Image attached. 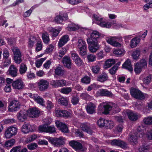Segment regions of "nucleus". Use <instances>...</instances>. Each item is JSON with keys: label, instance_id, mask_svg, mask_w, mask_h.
<instances>
[{"label": "nucleus", "instance_id": "72a5a7b5", "mask_svg": "<svg viewBox=\"0 0 152 152\" xmlns=\"http://www.w3.org/2000/svg\"><path fill=\"white\" fill-rule=\"evenodd\" d=\"M140 39L139 38L136 37L132 39L130 42V45L131 48H133L136 47L139 43Z\"/></svg>", "mask_w": 152, "mask_h": 152}, {"label": "nucleus", "instance_id": "5701e85b", "mask_svg": "<svg viewBox=\"0 0 152 152\" xmlns=\"http://www.w3.org/2000/svg\"><path fill=\"white\" fill-rule=\"evenodd\" d=\"M18 69L14 65H11L7 71V73L13 77H15L17 75Z\"/></svg>", "mask_w": 152, "mask_h": 152}, {"label": "nucleus", "instance_id": "58836bf2", "mask_svg": "<svg viewBox=\"0 0 152 152\" xmlns=\"http://www.w3.org/2000/svg\"><path fill=\"white\" fill-rule=\"evenodd\" d=\"M79 26L77 25L71 23L67 27V29L70 31H76L79 28Z\"/></svg>", "mask_w": 152, "mask_h": 152}, {"label": "nucleus", "instance_id": "b1692460", "mask_svg": "<svg viewBox=\"0 0 152 152\" xmlns=\"http://www.w3.org/2000/svg\"><path fill=\"white\" fill-rule=\"evenodd\" d=\"M115 63V60L113 58H109L107 59L105 61L103 68L107 69L111 67Z\"/></svg>", "mask_w": 152, "mask_h": 152}, {"label": "nucleus", "instance_id": "c756f323", "mask_svg": "<svg viewBox=\"0 0 152 152\" xmlns=\"http://www.w3.org/2000/svg\"><path fill=\"white\" fill-rule=\"evenodd\" d=\"M98 95L101 96H111L112 93L107 90L105 89H100L97 92Z\"/></svg>", "mask_w": 152, "mask_h": 152}, {"label": "nucleus", "instance_id": "ddd939ff", "mask_svg": "<svg viewBox=\"0 0 152 152\" xmlns=\"http://www.w3.org/2000/svg\"><path fill=\"white\" fill-rule=\"evenodd\" d=\"M55 124L57 127L62 132L66 133L68 132L67 127L64 124L59 121H55Z\"/></svg>", "mask_w": 152, "mask_h": 152}, {"label": "nucleus", "instance_id": "9d476101", "mask_svg": "<svg viewBox=\"0 0 152 152\" xmlns=\"http://www.w3.org/2000/svg\"><path fill=\"white\" fill-rule=\"evenodd\" d=\"M99 34L96 31H93L90 34V36L87 39L88 43L97 42V39L99 37Z\"/></svg>", "mask_w": 152, "mask_h": 152}, {"label": "nucleus", "instance_id": "9b49d317", "mask_svg": "<svg viewBox=\"0 0 152 152\" xmlns=\"http://www.w3.org/2000/svg\"><path fill=\"white\" fill-rule=\"evenodd\" d=\"M37 84L39 90L44 91L48 88L49 83L46 80L41 79L37 83Z\"/></svg>", "mask_w": 152, "mask_h": 152}, {"label": "nucleus", "instance_id": "4468645a", "mask_svg": "<svg viewBox=\"0 0 152 152\" xmlns=\"http://www.w3.org/2000/svg\"><path fill=\"white\" fill-rule=\"evenodd\" d=\"M111 143L112 145L119 146L123 148H125L127 146L126 143L119 139L111 140Z\"/></svg>", "mask_w": 152, "mask_h": 152}, {"label": "nucleus", "instance_id": "774afa93", "mask_svg": "<svg viewBox=\"0 0 152 152\" xmlns=\"http://www.w3.org/2000/svg\"><path fill=\"white\" fill-rule=\"evenodd\" d=\"M79 98L78 97H73L72 98L71 102L72 104L76 105L78 103L79 100Z\"/></svg>", "mask_w": 152, "mask_h": 152}, {"label": "nucleus", "instance_id": "bb28decb", "mask_svg": "<svg viewBox=\"0 0 152 152\" xmlns=\"http://www.w3.org/2000/svg\"><path fill=\"white\" fill-rule=\"evenodd\" d=\"M63 62L64 66L67 68L70 69L71 68L72 64L69 57H64L63 58Z\"/></svg>", "mask_w": 152, "mask_h": 152}, {"label": "nucleus", "instance_id": "dca6fc26", "mask_svg": "<svg viewBox=\"0 0 152 152\" xmlns=\"http://www.w3.org/2000/svg\"><path fill=\"white\" fill-rule=\"evenodd\" d=\"M71 55L72 58L77 65L80 66L83 65V62L77 53H72Z\"/></svg>", "mask_w": 152, "mask_h": 152}, {"label": "nucleus", "instance_id": "6e6552de", "mask_svg": "<svg viewBox=\"0 0 152 152\" xmlns=\"http://www.w3.org/2000/svg\"><path fill=\"white\" fill-rule=\"evenodd\" d=\"M20 105L19 102L16 100L12 101L9 106V111L10 112H15L18 110L20 108Z\"/></svg>", "mask_w": 152, "mask_h": 152}, {"label": "nucleus", "instance_id": "864d4df0", "mask_svg": "<svg viewBox=\"0 0 152 152\" xmlns=\"http://www.w3.org/2000/svg\"><path fill=\"white\" fill-rule=\"evenodd\" d=\"M46 59L45 58H41L36 60L35 63L36 66L39 68L42 65L43 62Z\"/></svg>", "mask_w": 152, "mask_h": 152}, {"label": "nucleus", "instance_id": "603ef678", "mask_svg": "<svg viewBox=\"0 0 152 152\" xmlns=\"http://www.w3.org/2000/svg\"><path fill=\"white\" fill-rule=\"evenodd\" d=\"M140 51L139 50H136L134 51L132 56L134 59L137 60L140 55Z\"/></svg>", "mask_w": 152, "mask_h": 152}, {"label": "nucleus", "instance_id": "f257e3e1", "mask_svg": "<svg viewBox=\"0 0 152 152\" xmlns=\"http://www.w3.org/2000/svg\"><path fill=\"white\" fill-rule=\"evenodd\" d=\"M113 104L107 102H102L98 106L97 113L101 115L102 114H107L112 110Z\"/></svg>", "mask_w": 152, "mask_h": 152}, {"label": "nucleus", "instance_id": "f704fd0d", "mask_svg": "<svg viewBox=\"0 0 152 152\" xmlns=\"http://www.w3.org/2000/svg\"><path fill=\"white\" fill-rule=\"evenodd\" d=\"M69 99L67 97H62L60 98L58 101V103L62 105L66 106L68 105Z\"/></svg>", "mask_w": 152, "mask_h": 152}, {"label": "nucleus", "instance_id": "c03bdc74", "mask_svg": "<svg viewBox=\"0 0 152 152\" xmlns=\"http://www.w3.org/2000/svg\"><path fill=\"white\" fill-rule=\"evenodd\" d=\"M12 50L13 52L14 57L22 56L21 53L18 47H13L12 48Z\"/></svg>", "mask_w": 152, "mask_h": 152}, {"label": "nucleus", "instance_id": "7ed1b4c3", "mask_svg": "<svg viewBox=\"0 0 152 152\" xmlns=\"http://www.w3.org/2000/svg\"><path fill=\"white\" fill-rule=\"evenodd\" d=\"M77 45L79 49L80 54L82 56H84L87 54V45L86 42L82 39H79Z\"/></svg>", "mask_w": 152, "mask_h": 152}, {"label": "nucleus", "instance_id": "052dcab7", "mask_svg": "<svg viewBox=\"0 0 152 152\" xmlns=\"http://www.w3.org/2000/svg\"><path fill=\"white\" fill-rule=\"evenodd\" d=\"M90 80L91 79L90 77L87 76L84 77L81 79L82 83L86 84L89 83Z\"/></svg>", "mask_w": 152, "mask_h": 152}, {"label": "nucleus", "instance_id": "a18cd8bd", "mask_svg": "<svg viewBox=\"0 0 152 152\" xmlns=\"http://www.w3.org/2000/svg\"><path fill=\"white\" fill-rule=\"evenodd\" d=\"M27 69L26 65L24 63H22L20 66L19 72L21 74H24L26 73Z\"/></svg>", "mask_w": 152, "mask_h": 152}, {"label": "nucleus", "instance_id": "6ab92c4d", "mask_svg": "<svg viewBox=\"0 0 152 152\" xmlns=\"http://www.w3.org/2000/svg\"><path fill=\"white\" fill-rule=\"evenodd\" d=\"M69 144L76 151L80 150L83 148L82 145L80 143L74 140L70 141Z\"/></svg>", "mask_w": 152, "mask_h": 152}, {"label": "nucleus", "instance_id": "0eeeda50", "mask_svg": "<svg viewBox=\"0 0 152 152\" xmlns=\"http://www.w3.org/2000/svg\"><path fill=\"white\" fill-rule=\"evenodd\" d=\"M17 129L15 127L10 126L8 127L5 132V137L6 138H9L15 135L17 133Z\"/></svg>", "mask_w": 152, "mask_h": 152}, {"label": "nucleus", "instance_id": "4be33fe9", "mask_svg": "<svg viewBox=\"0 0 152 152\" xmlns=\"http://www.w3.org/2000/svg\"><path fill=\"white\" fill-rule=\"evenodd\" d=\"M108 76L107 74L105 72L98 75L97 78V80L102 83H103L108 80Z\"/></svg>", "mask_w": 152, "mask_h": 152}, {"label": "nucleus", "instance_id": "a211bd4d", "mask_svg": "<svg viewBox=\"0 0 152 152\" xmlns=\"http://www.w3.org/2000/svg\"><path fill=\"white\" fill-rule=\"evenodd\" d=\"M28 115L27 111L25 110H21L17 114L18 119L21 122H23L26 119Z\"/></svg>", "mask_w": 152, "mask_h": 152}, {"label": "nucleus", "instance_id": "4c0bfd02", "mask_svg": "<svg viewBox=\"0 0 152 152\" xmlns=\"http://www.w3.org/2000/svg\"><path fill=\"white\" fill-rule=\"evenodd\" d=\"M48 30L49 32L51 33L52 36L53 37H56L60 31L59 30H57L52 28H49Z\"/></svg>", "mask_w": 152, "mask_h": 152}, {"label": "nucleus", "instance_id": "79ce46f5", "mask_svg": "<svg viewBox=\"0 0 152 152\" xmlns=\"http://www.w3.org/2000/svg\"><path fill=\"white\" fill-rule=\"evenodd\" d=\"M107 120L100 118L97 121V123L100 127H103L107 125Z\"/></svg>", "mask_w": 152, "mask_h": 152}, {"label": "nucleus", "instance_id": "6e6d98bb", "mask_svg": "<svg viewBox=\"0 0 152 152\" xmlns=\"http://www.w3.org/2000/svg\"><path fill=\"white\" fill-rule=\"evenodd\" d=\"M38 145L35 143H33L28 144L27 145V147L30 150L32 151L36 149L37 148Z\"/></svg>", "mask_w": 152, "mask_h": 152}, {"label": "nucleus", "instance_id": "2eb2a0df", "mask_svg": "<svg viewBox=\"0 0 152 152\" xmlns=\"http://www.w3.org/2000/svg\"><path fill=\"white\" fill-rule=\"evenodd\" d=\"M21 130L22 132L25 134L34 131V129L31 125L26 124H23L21 127Z\"/></svg>", "mask_w": 152, "mask_h": 152}, {"label": "nucleus", "instance_id": "cd10ccee", "mask_svg": "<svg viewBox=\"0 0 152 152\" xmlns=\"http://www.w3.org/2000/svg\"><path fill=\"white\" fill-rule=\"evenodd\" d=\"M126 113L129 119L131 121H136L138 118V116L137 114L131 111L127 110Z\"/></svg>", "mask_w": 152, "mask_h": 152}, {"label": "nucleus", "instance_id": "680f3d73", "mask_svg": "<svg viewBox=\"0 0 152 152\" xmlns=\"http://www.w3.org/2000/svg\"><path fill=\"white\" fill-rule=\"evenodd\" d=\"M118 69V66L114 65L111 68L109 69V71L110 74L113 75L115 74Z\"/></svg>", "mask_w": 152, "mask_h": 152}, {"label": "nucleus", "instance_id": "338daca9", "mask_svg": "<svg viewBox=\"0 0 152 152\" xmlns=\"http://www.w3.org/2000/svg\"><path fill=\"white\" fill-rule=\"evenodd\" d=\"M87 58L88 61L90 62H92L96 60V56L92 54H90L87 56Z\"/></svg>", "mask_w": 152, "mask_h": 152}, {"label": "nucleus", "instance_id": "f8f14e48", "mask_svg": "<svg viewBox=\"0 0 152 152\" xmlns=\"http://www.w3.org/2000/svg\"><path fill=\"white\" fill-rule=\"evenodd\" d=\"M12 86L14 89L20 90L24 87L25 84L22 80L18 79L13 82Z\"/></svg>", "mask_w": 152, "mask_h": 152}, {"label": "nucleus", "instance_id": "7c9ffc66", "mask_svg": "<svg viewBox=\"0 0 152 152\" xmlns=\"http://www.w3.org/2000/svg\"><path fill=\"white\" fill-rule=\"evenodd\" d=\"M128 141L130 143L134 145L137 143V134H134L131 135L128 138Z\"/></svg>", "mask_w": 152, "mask_h": 152}, {"label": "nucleus", "instance_id": "393cba45", "mask_svg": "<svg viewBox=\"0 0 152 152\" xmlns=\"http://www.w3.org/2000/svg\"><path fill=\"white\" fill-rule=\"evenodd\" d=\"M90 45L89 46V50L92 53H94L99 49V46L97 44V42H92L88 43Z\"/></svg>", "mask_w": 152, "mask_h": 152}, {"label": "nucleus", "instance_id": "de8ad7c7", "mask_svg": "<svg viewBox=\"0 0 152 152\" xmlns=\"http://www.w3.org/2000/svg\"><path fill=\"white\" fill-rule=\"evenodd\" d=\"M80 97L83 99L91 100L93 99V98L86 93H84L81 94Z\"/></svg>", "mask_w": 152, "mask_h": 152}, {"label": "nucleus", "instance_id": "37998d69", "mask_svg": "<svg viewBox=\"0 0 152 152\" xmlns=\"http://www.w3.org/2000/svg\"><path fill=\"white\" fill-rule=\"evenodd\" d=\"M150 149V147L149 145H143L142 146L139 148V150L140 152H149Z\"/></svg>", "mask_w": 152, "mask_h": 152}, {"label": "nucleus", "instance_id": "4d7b16f0", "mask_svg": "<svg viewBox=\"0 0 152 152\" xmlns=\"http://www.w3.org/2000/svg\"><path fill=\"white\" fill-rule=\"evenodd\" d=\"M143 121L146 124H152V116H150L144 118Z\"/></svg>", "mask_w": 152, "mask_h": 152}, {"label": "nucleus", "instance_id": "aec40b11", "mask_svg": "<svg viewBox=\"0 0 152 152\" xmlns=\"http://www.w3.org/2000/svg\"><path fill=\"white\" fill-rule=\"evenodd\" d=\"M68 18L67 15L66 13L63 15H59L56 17L54 20L57 23H61L63 21L66 20Z\"/></svg>", "mask_w": 152, "mask_h": 152}, {"label": "nucleus", "instance_id": "473e14b6", "mask_svg": "<svg viewBox=\"0 0 152 152\" xmlns=\"http://www.w3.org/2000/svg\"><path fill=\"white\" fill-rule=\"evenodd\" d=\"M125 53V51L123 48L115 49L113 51V53L116 56H121L124 55Z\"/></svg>", "mask_w": 152, "mask_h": 152}, {"label": "nucleus", "instance_id": "e433bc0d", "mask_svg": "<svg viewBox=\"0 0 152 152\" xmlns=\"http://www.w3.org/2000/svg\"><path fill=\"white\" fill-rule=\"evenodd\" d=\"M42 38L43 42L45 44H48L49 43L50 39L48 34L46 32L42 34Z\"/></svg>", "mask_w": 152, "mask_h": 152}, {"label": "nucleus", "instance_id": "e2e57ef3", "mask_svg": "<svg viewBox=\"0 0 152 152\" xmlns=\"http://www.w3.org/2000/svg\"><path fill=\"white\" fill-rule=\"evenodd\" d=\"M5 59L4 62L2 64V66L3 67H5L8 66L11 63V58L4 59Z\"/></svg>", "mask_w": 152, "mask_h": 152}, {"label": "nucleus", "instance_id": "f3484780", "mask_svg": "<svg viewBox=\"0 0 152 152\" xmlns=\"http://www.w3.org/2000/svg\"><path fill=\"white\" fill-rule=\"evenodd\" d=\"M96 107L94 104L91 103H88L86 107L87 112L90 114H92L96 113Z\"/></svg>", "mask_w": 152, "mask_h": 152}, {"label": "nucleus", "instance_id": "bf43d9fd", "mask_svg": "<svg viewBox=\"0 0 152 152\" xmlns=\"http://www.w3.org/2000/svg\"><path fill=\"white\" fill-rule=\"evenodd\" d=\"M15 142V140L14 139H12L7 141L5 144L4 145L6 147H10L13 145Z\"/></svg>", "mask_w": 152, "mask_h": 152}, {"label": "nucleus", "instance_id": "c9c22d12", "mask_svg": "<svg viewBox=\"0 0 152 152\" xmlns=\"http://www.w3.org/2000/svg\"><path fill=\"white\" fill-rule=\"evenodd\" d=\"M55 73L57 75L62 76L65 73V71L62 67H56L55 69Z\"/></svg>", "mask_w": 152, "mask_h": 152}, {"label": "nucleus", "instance_id": "ea45409f", "mask_svg": "<svg viewBox=\"0 0 152 152\" xmlns=\"http://www.w3.org/2000/svg\"><path fill=\"white\" fill-rule=\"evenodd\" d=\"M34 100L38 104H39L40 105L43 106H45V104L44 99L42 97L36 95V97Z\"/></svg>", "mask_w": 152, "mask_h": 152}, {"label": "nucleus", "instance_id": "3c124183", "mask_svg": "<svg viewBox=\"0 0 152 152\" xmlns=\"http://www.w3.org/2000/svg\"><path fill=\"white\" fill-rule=\"evenodd\" d=\"M72 90L71 87H64L61 89V92L63 94H67L70 92Z\"/></svg>", "mask_w": 152, "mask_h": 152}, {"label": "nucleus", "instance_id": "39448f33", "mask_svg": "<svg viewBox=\"0 0 152 152\" xmlns=\"http://www.w3.org/2000/svg\"><path fill=\"white\" fill-rule=\"evenodd\" d=\"M130 92L131 95L136 99H142L145 98L144 94L138 89L132 88L130 90Z\"/></svg>", "mask_w": 152, "mask_h": 152}, {"label": "nucleus", "instance_id": "20e7f679", "mask_svg": "<svg viewBox=\"0 0 152 152\" xmlns=\"http://www.w3.org/2000/svg\"><path fill=\"white\" fill-rule=\"evenodd\" d=\"M147 63L145 59L141 60L139 62H137L135 65L134 71L137 74L140 73L143 68H145L147 66Z\"/></svg>", "mask_w": 152, "mask_h": 152}, {"label": "nucleus", "instance_id": "412c9836", "mask_svg": "<svg viewBox=\"0 0 152 152\" xmlns=\"http://www.w3.org/2000/svg\"><path fill=\"white\" fill-rule=\"evenodd\" d=\"M80 127L84 131L90 134H92V131L91 129L90 125L89 123H86L82 124L80 125Z\"/></svg>", "mask_w": 152, "mask_h": 152}, {"label": "nucleus", "instance_id": "5fc2aeb1", "mask_svg": "<svg viewBox=\"0 0 152 152\" xmlns=\"http://www.w3.org/2000/svg\"><path fill=\"white\" fill-rule=\"evenodd\" d=\"M47 129L48 125L46 124L41 125L39 126L38 128L39 131L40 132L47 133Z\"/></svg>", "mask_w": 152, "mask_h": 152}, {"label": "nucleus", "instance_id": "2f4dec72", "mask_svg": "<svg viewBox=\"0 0 152 152\" xmlns=\"http://www.w3.org/2000/svg\"><path fill=\"white\" fill-rule=\"evenodd\" d=\"M122 67L126 69L130 72H132L133 69L131 65V61L130 60L128 59L123 64Z\"/></svg>", "mask_w": 152, "mask_h": 152}, {"label": "nucleus", "instance_id": "a19ab883", "mask_svg": "<svg viewBox=\"0 0 152 152\" xmlns=\"http://www.w3.org/2000/svg\"><path fill=\"white\" fill-rule=\"evenodd\" d=\"M37 41V37L36 38L33 36H31L29 39L28 45L30 47H32L34 44Z\"/></svg>", "mask_w": 152, "mask_h": 152}, {"label": "nucleus", "instance_id": "423d86ee", "mask_svg": "<svg viewBox=\"0 0 152 152\" xmlns=\"http://www.w3.org/2000/svg\"><path fill=\"white\" fill-rule=\"evenodd\" d=\"M118 37L115 36L106 37V40L107 42L115 47H120L121 45L118 41Z\"/></svg>", "mask_w": 152, "mask_h": 152}, {"label": "nucleus", "instance_id": "1a4fd4ad", "mask_svg": "<svg viewBox=\"0 0 152 152\" xmlns=\"http://www.w3.org/2000/svg\"><path fill=\"white\" fill-rule=\"evenodd\" d=\"M28 115L32 118H35L39 116L40 111L36 108H31L27 111Z\"/></svg>", "mask_w": 152, "mask_h": 152}, {"label": "nucleus", "instance_id": "69168bd1", "mask_svg": "<svg viewBox=\"0 0 152 152\" xmlns=\"http://www.w3.org/2000/svg\"><path fill=\"white\" fill-rule=\"evenodd\" d=\"M66 49L65 48H62L59 51L58 56L61 58L66 53Z\"/></svg>", "mask_w": 152, "mask_h": 152}, {"label": "nucleus", "instance_id": "c85d7f7f", "mask_svg": "<svg viewBox=\"0 0 152 152\" xmlns=\"http://www.w3.org/2000/svg\"><path fill=\"white\" fill-rule=\"evenodd\" d=\"M101 68L100 63L98 62L96 65H93L91 67V69L92 72L95 74H98L100 71Z\"/></svg>", "mask_w": 152, "mask_h": 152}, {"label": "nucleus", "instance_id": "f03ea898", "mask_svg": "<svg viewBox=\"0 0 152 152\" xmlns=\"http://www.w3.org/2000/svg\"><path fill=\"white\" fill-rule=\"evenodd\" d=\"M46 138L48 140L49 142L55 146H60L64 145L65 143V139L62 137H60L58 138H53L49 137Z\"/></svg>", "mask_w": 152, "mask_h": 152}, {"label": "nucleus", "instance_id": "49530a36", "mask_svg": "<svg viewBox=\"0 0 152 152\" xmlns=\"http://www.w3.org/2000/svg\"><path fill=\"white\" fill-rule=\"evenodd\" d=\"M97 24L102 27L110 28L111 26V23L110 22L106 23L105 22H100V23H97Z\"/></svg>", "mask_w": 152, "mask_h": 152}, {"label": "nucleus", "instance_id": "0e129e2a", "mask_svg": "<svg viewBox=\"0 0 152 152\" xmlns=\"http://www.w3.org/2000/svg\"><path fill=\"white\" fill-rule=\"evenodd\" d=\"M54 104L52 102L50 101H48L46 103V108L48 110H50L53 108Z\"/></svg>", "mask_w": 152, "mask_h": 152}, {"label": "nucleus", "instance_id": "8fccbe9b", "mask_svg": "<svg viewBox=\"0 0 152 152\" xmlns=\"http://www.w3.org/2000/svg\"><path fill=\"white\" fill-rule=\"evenodd\" d=\"M152 79L151 75H149L144 78L143 80V81L145 84L148 85L151 83Z\"/></svg>", "mask_w": 152, "mask_h": 152}, {"label": "nucleus", "instance_id": "09e8293b", "mask_svg": "<svg viewBox=\"0 0 152 152\" xmlns=\"http://www.w3.org/2000/svg\"><path fill=\"white\" fill-rule=\"evenodd\" d=\"M42 43L41 39L39 37H37V41L36 47V50L37 51H40L42 49Z\"/></svg>", "mask_w": 152, "mask_h": 152}, {"label": "nucleus", "instance_id": "13d9d810", "mask_svg": "<svg viewBox=\"0 0 152 152\" xmlns=\"http://www.w3.org/2000/svg\"><path fill=\"white\" fill-rule=\"evenodd\" d=\"M37 137V136L36 135L34 134L26 138V140L25 142L27 143H29L34 141L36 139Z\"/></svg>", "mask_w": 152, "mask_h": 152}, {"label": "nucleus", "instance_id": "a878e982", "mask_svg": "<svg viewBox=\"0 0 152 152\" xmlns=\"http://www.w3.org/2000/svg\"><path fill=\"white\" fill-rule=\"evenodd\" d=\"M69 38L68 35H65L63 36L59 39L58 42V46L61 47L66 43L69 40Z\"/></svg>", "mask_w": 152, "mask_h": 152}]
</instances>
